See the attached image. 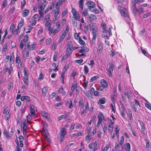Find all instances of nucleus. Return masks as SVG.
<instances>
[{"instance_id":"62","label":"nucleus","mask_w":151,"mask_h":151,"mask_svg":"<svg viewBox=\"0 0 151 151\" xmlns=\"http://www.w3.org/2000/svg\"><path fill=\"white\" fill-rule=\"evenodd\" d=\"M85 139L87 141H90L91 140V138L89 137V135H87L85 137Z\"/></svg>"},{"instance_id":"7","label":"nucleus","mask_w":151,"mask_h":151,"mask_svg":"<svg viewBox=\"0 0 151 151\" xmlns=\"http://www.w3.org/2000/svg\"><path fill=\"white\" fill-rule=\"evenodd\" d=\"M35 44H32L31 46H30L28 43L27 45V48L28 49V51H30L34 50L35 47Z\"/></svg>"},{"instance_id":"23","label":"nucleus","mask_w":151,"mask_h":151,"mask_svg":"<svg viewBox=\"0 0 151 151\" xmlns=\"http://www.w3.org/2000/svg\"><path fill=\"white\" fill-rule=\"evenodd\" d=\"M105 98L104 97H102L99 99V101L98 104H104L105 103Z\"/></svg>"},{"instance_id":"28","label":"nucleus","mask_w":151,"mask_h":151,"mask_svg":"<svg viewBox=\"0 0 151 151\" xmlns=\"http://www.w3.org/2000/svg\"><path fill=\"white\" fill-rule=\"evenodd\" d=\"M16 62L19 64H20V66H22V63L20 60V58L19 56H17L16 58Z\"/></svg>"},{"instance_id":"60","label":"nucleus","mask_w":151,"mask_h":151,"mask_svg":"<svg viewBox=\"0 0 151 151\" xmlns=\"http://www.w3.org/2000/svg\"><path fill=\"white\" fill-rule=\"evenodd\" d=\"M12 70H13V69L12 68V65L11 64V65H10V68L8 70V73H9V75H11Z\"/></svg>"},{"instance_id":"63","label":"nucleus","mask_w":151,"mask_h":151,"mask_svg":"<svg viewBox=\"0 0 151 151\" xmlns=\"http://www.w3.org/2000/svg\"><path fill=\"white\" fill-rule=\"evenodd\" d=\"M68 68V66L67 65H65L64 68H63V72L65 73L67 70Z\"/></svg>"},{"instance_id":"39","label":"nucleus","mask_w":151,"mask_h":151,"mask_svg":"<svg viewBox=\"0 0 151 151\" xmlns=\"http://www.w3.org/2000/svg\"><path fill=\"white\" fill-rule=\"evenodd\" d=\"M139 123L140 125L141 128L142 130L144 131L145 129V127L144 123L142 122L139 121Z\"/></svg>"},{"instance_id":"48","label":"nucleus","mask_w":151,"mask_h":151,"mask_svg":"<svg viewBox=\"0 0 151 151\" xmlns=\"http://www.w3.org/2000/svg\"><path fill=\"white\" fill-rule=\"evenodd\" d=\"M126 113L125 111V109H121V114L123 117H124Z\"/></svg>"},{"instance_id":"10","label":"nucleus","mask_w":151,"mask_h":151,"mask_svg":"<svg viewBox=\"0 0 151 151\" xmlns=\"http://www.w3.org/2000/svg\"><path fill=\"white\" fill-rule=\"evenodd\" d=\"M60 30V28H56L54 30L52 29L50 30V33H52L54 35H55Z\"/></svg>"},{"instance_id":"26","label":"nucleus","mask_w":151,"mask_h":151,"mask_svg":"<svg viewBox=\"0 0 151 151\" xmlns=\"http://www.w3.org/2000/svg\"><path fill=\"white\" fill-rule=\"evenodd\" d=\"M90 20L93 21L96 19V16L93 14H90L88 17Z\"/></svg>"},{"instance_id":"35","label":"nucleus","mask_w":151,"mask_h":151,"mask_svg":"<svg viewBox=\"0 0 151 151\" xmlns=\"http://www.w3.org/2000/svg\"><path fill=\"white\" fill-rule=\"evenodd\" d=\"M99 78V76H94L91 78V79L90 80V82H92L95 81L97 79H98Z\"/></svg>"},{"instance_id":"3","label":"nucleus","mask_w":151,"mask_h":151,"mask_svg":"<svg viewBox=\"0 0 151 151\" xmlns=\"http://www.w3.org/2000/svg\"><path fill=\"white\" fill-rule=\"evenodd\" d=\"M86 4L87 5L88 8L92 11L95 10V3L93 1H89L86 2Z\"/></svg>"},{"instance_id":"44","label":"nucleus","mask_w":151,"mask_h":151,"mask_svg":"<svg viewBox=\"0 0 151 151\" xmlns=\"http://www.w3.org/2000/svg\"><path fill=\"white\" fill-rule=\"evenodd\" d=\"M15 10V7L14 6H12L8 11V13L9 14H12Z\"/></svg>"},{"instance_id":"30","label":"nucleus","mask_w":151,"mask_h":151,"mask_svg":"<svg viewBox=\"0 0 151 151\" xmlns=\"http://www.w3.org/2000/svg\"><path fill=\"white\" fill-rule=\"evenodd\" d=\"M51 26V24L50 23H47V24L45 26V28L47 30H49L50 29Z\"/></svg>"},{"instance_id":"45","label":"nucleus","mask_w":151,"mask_h":151,"mask_svg":"<svg viewBox=\"0 0 151 151\" xmlns=\"http://www.w3.org/2000/svg\"><path fill=\"white\" fill-rule=\"evenodd\" d=\"M76 87L77 85L75 83H73L72 84V86L71 88V90L72 91V92L73 91Z\"/></svg>"},{"instance_id":"38","label":"nucleus","mask_w":151,"mask_h":151,"mask_svg":"<svg viewBox=\"0 0 151 151\" xmlns=\"http://www.w3.org/2000/svg\"><path fill=\"white\" fill-rule=\"evenodd\" d=\"M101 26L103 29V32H104L106 31V24L104 23H102L101 24Z\"/></svg>"},{"instance_id":"49","label":"nucleus","mask_w":151,"mask_h":151,"mask_svg":"<svg viewBox=\"0 0 151 151\" xmlns=\"http://www.w3.org/2000/svg\"><path fill=\"white\" fill-rule=\"evenodd\" d=\"M109 147V145H106L105 147L104 148L102 149V151H107Z\"/></svg>"},{"instance_id":"6","label":"nucleus","mask_w":151,"mask_h":151,"mask_svg":"<svg viewBox=\"0 0 151 151\" xmlns=\"http://www.w3.org/2000/svg\"><path fill=\"white\" fill-rule=\"evenodd\" d=\"M135 102V104L134 105H132L131 106L133 109L134 111L135 112H137V108L138 107L139 105V106H140L139 103V102L138 100L135 99L134 100Z\"/></svg>"},{"instance_id":"37","label":"nucleus","mask_w":151,"mask_h":151,"mask_svg":"<svg viewBox=\"0 0 151 151\" xmlns=\"http://www.w3.org/2000/svg\"><path fill=\"white\" fill-rule=\"evenodd\" d=\"M84 70L85 72V74H87L89 72V69L87 65H85L84 66Z\"/></svg>"},{"instance_id":"18","label":"nucleus","mask_w":151,"mask_h":151,"mask_svg":"<svg viewBox=\"0 0 151 151\" xmlns=\"http://www.w3.org/2000/svg\"><path fill=\"white\" fill-rule=\"evenodd\" d=\"M24 20L22 19L18 24L17 26V28L18 29H20L22 27L24 24Z\"/></svg>"},{"instance_id":"2","label":"nucleus","mask_w":151,"mask_h":151,"mask_svg":"<svg viewBox=\"0 0 151 151\" xmlns=\"http://www.w3.org/2000/svg\"><path fill=\"white\" fill-rule=\"evenodd\" d=\"M118 9L122 16L125 17H128L129 15L128 13L126 11V9L123 7L119 6H118Z\"/></svg>"},{"instance_id":"31","label":"nucleus","mask_w":151,"mask_h":151,"mask_svg":"<svg viewBox=\"0 0 151 151\" xmlns=\"http://www.w3.org/2000/svg\"><path fill=\"white\" fill-rule=\"evenodd\" d=\"M141 2H142V0H134L132 2L133 4L136 5V4H139Z\"/></svg>"},{"instance_id":"51","label":"nucleus","mask_w":151,"mask_h":151,"mask_svg":"<svg viewBox=\"0 0 151 151\" xmlns=\"http://www.w3.org/2000/svg\"><path fill=\"white\" fill-rule=\"evenodd\" d=\"M52 66L54 67H56L53 70L55 71H57L58 70V69L56 67V64L55 63H54L52 64Z\"/></svg>"},{"instance_id":"58","label":"nucleus","mask_w":151,"mask_h":151,"mask_svg":"<svg viewBox=\"0 0 151 151\" xmlns=\"http://www.w3.org/2000/svg\"><path fill=\"white\" fill-rule=\"evenodd\" d=\"M59 13V9H58L56 10L55 13L54 17H56Z\"/></svg>"},{"instance_id":"19","label":"nucleus","mask_w":151,"mask_h":151,"mask_svg":"<svg viewBox=\"0 0 151 151\" xmlns=\"http://www.w3.org/2000/svg\"><path fill=\"white\" fill-rule=\"evenodd\" d=\"M7 49V44L5 43L3 46L2 50V52L3 53H5Z\"/></svg>"},{"instance_id":"61","label":"nucleus","mask_w":151,"mask_h":151,"mask_svg":"<svg viewBox=\"0 0 151 151\" xmlns=\"http://www.w3.org/2000/svg\"><path fill=\"white\" fill-rule=\"evenodd\" d=\"M50 17L49 15H47L45 17V20H46V21L47 22V23L48 22V21L50 19Z\"/></svg>"},{"instance_id":"53","label":"nucleus","mask_w":151,"mask_h":151,"mask_svg":"<svg viewBox=\"0 0 151 151\" xmlns=\"http://www.w3.org/2000/svg\"><path fill=\"white\" fill-rule=\"evenodd\" d=\"M25 43L24 42V43L23 42H21L19 44V47L20 48L22 49L24 47V45Z\"/></svg>"},{"instance_id":"36","label":"nucleus","mask_w":151,"mask_h":151,"mask_svg":"<svg viewBox=\"0 0 151 151\" xmlns=\"http://www.w3.org/2000/svg\"><path fill=\"white\" fill-rule=\"evenodd\" d=\"M65 36V35L62 34V35H61L60 39L59 40L58 42L59 43L61 41H62L64 39Z\"/></svg>"},{"instance_id":"8","label":"nucleus","mask_w":151,"mask_h":151,"mask_svg":"<svg viewBox=\"0 0 151 151\" xmlns=\"http://www.w3.org/2000/svg\"><path fill=\"white\" fill-rule=\"evenodd\" d=\"M92 29L93 30L92 31H93L92 32L93 37L92 40V42H93V43H94L95 42L96 39V32H94V29L93 28Z\"/></svg>"},{"instance_id":"34","label":"nucleus","mask_w":151,"mask_h":151,"mask_svg":"<svg viewBox=\"0 0 151 151\" xmlns=\"http://www.w3.org/2000/svg\"><path fill=\"white\" fill-rule=\"evenodd\" d=\"M27 71V70H24V77L23 78H29L28 73Z\"/></svg>"},{"instance_id":"24","label":"nucleus","mask_w":151,"mask_h":151,"mask_svg":"<svg viewBox=\"0 0 151 151\" xmlns=\"http://www.w3.org/2000/svg\"><path fill=\"white\" fill-rule=\"evenodd\" d=\"M7 0H4L1 4V8L2 9L5 8L7 5Z\"/></svg>"},{"instance_id":"17","label":"nucleus","mask_w":151,"mask_h":151,"mask_svg":"<svg viewBox=\"0 0 151 151\" xmlns=\"http://www.w3.org/2000/svg\"><path fill=\"white\" fill-rule=\"evenodd\" d=\"M104 119V116L103 114L101 112L99 113L98 115V120L102 121Z\"/></svg>"},{"instance_id":"25","label":"nucleus","mask_w":151,"mask_h":151,"mask_svg":"<svg viewBox=\"0 0 151 151\" xmlns=\"http://www.w3.org/2000/svg\"><path fill=\"white\" fill-rule=\"evenodd\" d=\"M81 48L82 49L79 51V52L83 53L84 52H87L89 50L87 48L81 47Z\"/></svg>"},{"instance_id":"40","label":"nucleus","mask_w":151,"mask_h":151,"mask_svg":"<svg viewBox=\"0 0 151 151\" xmlns=\"http://www.w3.org/2000/svg\"><path fill=\"white\" fill-rule=\"evenodd\" d=\"M133 5L132 11L134 13H136L138 11V9H137L136 5L133 4Z\"/></svg>"},{"instance_id":"43","label":"nucleus","mask_w":151,"mask_h":151,"mask_svg":"<svg viewBox=\"0 0 151 151\" xmlns=\"http://www.w3.org/2000/svg\"><path fill=\"white\" fill-rule=\"evenodd\" d=\"M21 127L22 128L23 130H26L27 129V124L25 123L24 122L23 123V124L22 125Z\"/></svg>"},{"instance_id":"11","label":"nucleus","mask_w":151,"mask_h":151,"mask_svg":"<svg viewBox=\"0 0 151 151\" xmlns=\"http://www.w3.org/2000/svg\"><path fill=\"white\" fill-rule=\"evenodd\" d=\"M30 113L32 116H34L35 112L34 109V106L33 105H31L30 106Z\"/></svg>"},{"instance_id":"47","label":"nucleus","mask_w":151,"mask_h":151,"mask_svg":"<svg viewBox=\"0 0 151 151\" xmlns=\"http://www.w3.org/2000/svg\"><path fill=\"white\" fill-rule=\"evenodd\" d=\"M79 106L81 107H82L84 104L83 100V99L80 100L79 102Z\"/></svg>"},{"instance_id":"9","label":"nucleus","mask_w":151,"mask_h":151,"mask_svg":"<svg viewBox=\"0 0 151 151\" xmlns=\"http://www.w3.org/2000/svg\"><path fill=\"white\" fill-rule=\"evenodd\" d=\"M71 12L74 18H75L79 15V14L77 12L75 8H72V9Z\"/></svg>"},{"instance_id":"20","label":"nucleus","mask_w":151,"mask_h":151,"mask_svg":"<svg viewBox=\"0 0 151 151\" xmlns=\"http://www.w3.org/2000/svg\"><path fill=\"white\" fill-rule=\"evenodd\" d=\"M10 116L9 111L7 110L6 111L5 114V118L6 119L8 120Z\"/></svg>"},{"instance_id":"12","label":"nucleus","mask_w":151,"mask_h":151,"mask_svg":"<svg viewBox=\"0 0 151 151\" xmlns=\"http://www.w3.org/2000/svg\"><path fill=\"white\" fill-rule=\"evenodd\" d=\"M101 83L105 88H106L108 86L107 82L104 79H102L101 81Z\"/></svg>"},{"instance_id":"56","label":"nucleus","mask_w":151,"mask_h":151,"mask_svg":"<svg viewBox=\"0 0 151 151\" xmlns=\"http://www.w3.org/2000/svg\"><path fill=\"white\" fill-rule=\"evenodd\" d=\"M126 146L127 148V150L129 151L130 150V145L129 143H127L126 144Z\"/></svg>"},{"instance_id":"59","label":"nucleus","mask_w":151,"mask_h":151,"mask_svg":"<svg viewBox=\"0 0 151 151\" xmlns=\"http://www.w3.org/2000/svg\"><path fill=\"white\" fill-rule=\"evenodd\" d=\"M88 84V82L87 81L84 82L83 84V86L85 89H86L87 87V86Z\"/></svg>"},{"instance_id":"4","label":"nucleus","mask_w":151,"mask_h":151,"mask_svg":"<svg viewBox=\"0 0 151 151\" xmlns=\"http://www.w3.org/2000/svg\"><path fill=\"white\" fill-rule=\"evenodd\" d=\"M109 68L107 70L108 72V74L109 76L111 77V74L113 72V69L114 68V65L112 63H109Z\"/></svg>"},{"instance_id":"50","label":"nucleus","mask_w":151,"mask_h":151,"mask_svg":"<svg viewBox=\"0 0 151 151\" xmlns=\"http://www.w3.org/2000/svg\"><path fill=\"white\" fill-rule=\"evenodd\" d=\"M72 25L74 27H76L77 26V21L76 20H74L72 22Z\"/></svg>"},{"instance_id":"16","label":"nucleus","mask_w":151,"mask_h":151,"mask_svg":"<svg viewBox=\"0 0 151 151\" xmlns=\"http://www.w3.org/2000/svg\"><path fill=\"white\" fill-rule=\"evenodd\" d=\"M29 11L27 9H26L23 10L22 11V15L24 17H25L27 16L29 13Z\"/></svg>"},{"instance_id":"1","label":"nucleus","mask_w":151,"mask_h":151,"mask_svg":"<svg viewBox=\"0 0 151 151\" xmlns=\"http://www.w3.org/2000/svg\"><path fill=\"white\" fill-rule=\"evenodd\" d=\"M66 130L65 127L62 128L59 133V135L60 137V140L62 142L63 141L64 139V137L67 134Z\"/></svg>"},{"instance_id":"21","label":"nucleus","mask_w":151,"mask_h":151,"mask_svg":"<svg viewBox=\"0 0 151 151\" xmlns=\"http://www.w3.org/2000/svg\"><path fill=\"white\" fill-rule=\"evenodd\" d=\"M14 60V57L13 54H11L9 59L10 65H12Z\"/></svg>"},{"instance_id":"22","label":"nucleus","mask_w":151,"mask_h":151,"mask_svg":"<svg viewBox=\"0 0 151 151\" xmlns=\"http://www.w3.org/2000/svg\"><path fill=\"white\" fill-rule=\"evenodd\" d=\"M44 2L42 3L40 6V9L42 10H43L47 4V3L46 1H43Z\"/></svg>"},{"instance_id":"33","label":"nucleus","mask_w":151,"mask_h":151,"mask_svg":"<svg viewBox=\"0 0 151 151\" xmlns=\"http://www.w3.org/2000/svg\"><path fill=\"white\" fill-rule=\"evenodd\" d=\"M78 42L81 45H85V42L81 38H79Z\"/></svg>"},{"instance_id":"27","label":"nucleus","mask_w":151,"mask_h":151,"mask_svg":"<svg viewBox=\"0 0 151 151\" xmlns=\"http://www.w3.org/2000/svg\"><path fill=\"white\" fill-rule=\"evenodd\" d=\"M23 81L24 83L27 85V86H28L29 82L28 78H23Z\"/></svg>"},{"instance_id":"46","label":"nucleus","mask_w":151,"mask_h":151,"mask_svg":"<svg viewBox=\"0 0 151 151\" xmlns=\"http://www.w3.org/2000/svg\"><path fill=\"white\" fill-rule=\"evenodd\" d=\"M125 96H126V95H127V96L128 98L129 99H130L131 98V94L130 92H128L127 91L125 92Z\"/></svg>"},{"instance_id":"42","label":"nucleus","mask_w":151,"mask_h":151,"mask_svg":"<svg viewBox=\"0 0 151 151\" xmlns=\"http://www.w3.org/2000/svg\"><path fill=\"white\" fill-rule=\"evenodd\" d=\"M103 130L104 134H106L107 130V127L106 124H105L104 125V127H103Z\"/></svg>"},{"instance_id":"55","label":"nucleus","mask_w":151,"mask_h":151,"mask_svg":"<svg viewBox=\"0 0 151 151\" xmlns=\"http://www.w3.org/2000/svg\"><path fill=\"white\" fill-rule=\"evenodd\" d=\"M74 37L77 40H79V38H80L76 32L74 33Z\"/></svg>"},{"instance_id":"64","label":"nucleus","mask_w":151,"mask_h":151,"mask_svg":"<svg viewBox=\"0 0 151 151\" xmlns=\"http://www.w3.org/2000/svg\"><path fill=\"white\" fill-rule=\"evenodd\" d=\"M146 141V146L147 148H148L150 146L149 142L147 140H145Z\"/></svg>"},{"instance_id":"5","label":"nucleus","mask_w":151,"mask_h":151,"mask_svg":"<svg viewBox=\"0 0 151 151\" xmlns=\"http://www.w3.org/2000/svg\"><path fill=\"white\" fill-rule=\"evenodd\" d=\"M67 46L68 47L67 48V50H68V54L67 55H70L71 53V52H70V51L72 50V48H73V45L72 42L71 41H69L67 43Z\"/></svg>"},{"instance_id":"14","label":"nucleus","mask_w":151,"mask_h":151,"mask_svg":"<svg viewBox=\"0 0 151 151\" xmlns=\"http://www.w3.org/2000/svg\"><path fill=\"white\" fill-rule=\"evenodd\" d=\"M65 103L66 105H68V107L70 109H71L73 106V105L72 104V102L71 100H70L69 101H66L65 102Z\"/></svg>"},{"instance_id":"57","label":"nucleus","mask_w":151,"mask_h":151,"mask_svg":"<svg viewBox=\"0 0 151 151\" xmlns=\"http://www.w3.org/2000/svg\"><path fill=\"white\" fill-rule=\"evenodd\" d=\"M28 36L27 35H26L24 36V41L25 43L28 40Z\"/></svg>"},{"instance_id":"54","label":"nucleus","mask_w":151,"mask_h":151,"mask_svg":"<svg viewBox=\"0 0 151 151\" xmlns=\"http://www.w3.org/2000/svg\"><path fill=\"white\" fill-rule=\"evenodd\" d=\"M68 30L69 28L67 27L66 28L65 30L64 31L63 34L66 35H67V33H68Z\"/></svg>"},{"instance_id":"41","label":"nucleus","mask_w":151,"mask_h":151,"mask_svg":"<svg viewBox=\"0 0 151 151\" xmlns=\"http://www.w3.org/2000/svg\"><path fill=\"white\" fill-rule=\"evenodd\" d=\"M86 95L89 98H92V95L91 94L90 92L89 91H87L85 93Z\"/></svg>"},{"instance_id":"13","label":"nucleus","mask_w":151,"mask_h":151,"mask_svg":"<svg viewBox=\"0 0 151 151\" xmlns=\"http://www.w3.org/2000/svg\"><path fill=\"white\" fill-rule=\"evenodd\" d=\"M47 86H44L42 88V96L45 97L47 93Z\"/></svg>"},{"instance_id":"29","label":"nucleus","mask_w":151,"mask_h":151,"mask_svg":"<svg viewBox=\"0 0 151 151\" xmlns=\"http://www.w3.org/2000/svg\"><path fill=\"white\" fill-rule=\"evenodd\" d=\"M88 14V10L87 9H84L82 13V16H87Z\"/></svg>"},{"instance_id":"52","label":"nucleus","mask_w":151,"mask_h":151,"mask_svg":"<svg viewBox=\"0 0 151 151\" xmlns=\"http://www.w3.org/2000/svg\"><path fill=\"white\" fill-rule=\"evenodd\" d=\"M109 129L111 133H112L113 130V126L112 125L109 124Z\"/></svg>"},{"instance_id":"15","label":"nucleus","mask_w":151,"mask_h":151,"mask_svg":"<svg viewBox=\"0 0 151 151\" xmlns=\"http://www.w3.org/2000/svg\"><path fill=\"white\" fill-rule=\"evenodd\" d=\"M41 113L42 115L46 119H48L50 115L45 111H42Z\"/></svg>"},{"instance_id":"32","label":"nucleus","mask_w":151,"mask_h":151,"mask_svg":"<svg viewBox=\"0 0 151 151\" xmlns=\"http://www.w3.org/2000/svg\"><path fill=\"white\" fill-rule=\"evenodd\" d=\"M3 134L7 138H9V136L8 134V133L7 130L5 129H4L3 132Z\"/></svg>"}]
</instances>
